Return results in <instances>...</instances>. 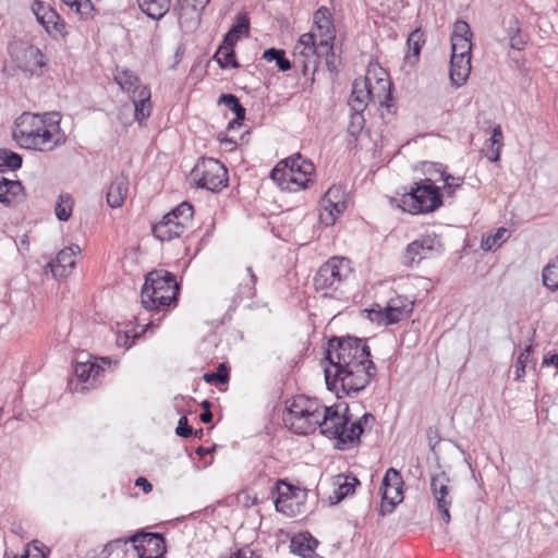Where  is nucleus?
<instances>
[{
  "instance_id": "obj_1",
  "label": "nucleus",
  "mask_w": 558,
  "mask_h": 558,
  "mask_svg": "<svg viewBox=\"0 0 558 558\" xmlns=\"http://www.w3.org/2000/svg\"><path fill=\"white\" fill-rule=\"evenodd\" d=\"M323 362L327 389L337 398L353 397L363 391L377 375L366 339L332 336L325 347Z\"/></svg>"
},
{
  "instance_id": "obj_2",
  "label": "nucleus",
  "mask_w": 558,
  "mask_h": 558,
  "mask_svg": "<svg viewBox=\"0 0 558 558\" xmlns=\"http://www.w3.org/2000/svg\"><path fill=\"white\" fill-rule=\"evenodd\" d=\"M61 119L57 111L43 114L24 112L16 119L13 138L25 149L53 151L68 141L60 125Z\"/></svg>"
},
{
  "instance_id": "obj_3",
  "label": "nucleus",
  "mask_w": 558,
  "mask_h": 558,
  "mask_svg": "<svg viewBox=\"0 0 558 558\" xmlns=\"http://www.w3.org/2000/svg\"><path fill=\"white\" fill-rule=\"evenodd\" d=\"M342 404L331 407L319 405V418L317 428L320 434L329 439H335V448L341 451L349 450L361 445V436L368 423L375 422L372 413H364L359 420L348 426V418L340 415Z\"/></svg>"
},
{
  "instance_id": "obj_4",
  "label": "nucleus",
  "mask_w": 558,
  "mask_h": 558,
  "mask_svg": "<svg viewBox=\"0 0 558 558\" xmlns=\"http://www.w3.org/2000/svg\"><path fill=\"white\" fill-rule=\"evenodd\" d=\"M180 284L175 276L165 269H155L145 277L141 298L143 306L148 311L169 308L178 301Z\"/></svg>"
},
{
  "instance_id": "obj_5",
  "label": "nucleus",
  "mask_w": 558,
  "mask_h": 558,
  "mask_svg": "<svg viewBox=\"0 0 558 558\" xmlns=\"http://www.w3.org/2000/svg\"><path fill=\"white\" fill-rule=\"evenodd\" d=\"M353 276L354 268L348 257L332 256L318 268L314 287L326 298H338L344 293Z\"/></svg>"
},
{
  "instance_id": "obj_6",
  "label": "nucleus",
  "mask_w": 558,
  "mask_h": 558,
  "mask_svg": "<svg viewBox=\"0 0 558 558\" xmlns=\"http://www.w3.org/2000/svg\"><path fill=\"white\" fill-rule=\"evenodd\" d=\"M314 163L304 159L301 154L279 161L270 171V178L281 190L298 192L308 187L314 182Z\"/></svg>"
},
{
  "instance_id": "obj_7",
  "label": "nucleus",
  "mask_w": 558,
  "mask_h": 558,
  "mask_svg": "<svg viewBox=\"0 0 558 558\" xmlns=\"http://www.w3.org/2000/svg\"><path fill=\"white\" fill-rule=\"evenodd\" d=\"M444 205V193L430 179L414 182L410 191L402 194L398 206L412 215L428 214Z\"/></svg>"
},
{
  "instance_id": "obj_8",
  "label": "nucleus",
  "mask_w": 558,
  "mask_h": 558,
  "mask_svg": "<svg viewBox=\"0 0 558 558\" xmlns=\"http://www.w3.org/2000/svg\"><path fill=\"white\" fill-rule=\"evenodd\" d=\"M376 84L383 92V97L375 95L371 80L368 77L355 78L352 84L351 95L348 100L351 111H364L371 101H378L380 107H386L388 112L393 107V98L390 90L391 83L385 80H378Z\"/></svg>"
},
{
  "instance_id": "obj_9",
  "label": "nucleus",
  "mask_w": 558,
  "mask_h": 558,
  "mask_svg": "<svg viewBox=\"0 0 558 558\" xmlns=\"http://www.w3.org/2000/svg\"><path fill=\"white\" fill-rule=\"evenodd\" d=\"M193 215V205L189 202H182L163 215L159 222L153 225V235L161 242L180 238L190 227Z\"/></svg>"
},
{
  "instance_id": "obj_10",
  "label": "nucleus",
  "mask_w": 558,
  "mask_h": 558,
  "mask_svg": "<svg viewBox=\"0 0 558 558\" xmlns=\"http://www.w3.org/2000/svg\"><path fill=\"white\" fill-rule=\"evenodd\" d=\"M190 175L197 187L213 193L220 192L228 186L229 182L227 168L222 162L214 158H199Z\"/></svg>"
},
{
  "instance_id": "obj_11",
  "label": "nucleus",
  "mask_w": 558,
  "mask_h": 558,
  "mask_svg": "<svg viewBox=\"0 0 558 558\" xmlns=\"http://www.w3.org/2000/svg\"><path fill=\"white\" fill-rule=\"evenodd\" d=\"M293 65L299 69L303 76L308 78L310 84L314 83V75L319 63V43L316 41V35L305 33L300 36L293 50Z\"/></svg>"
},
{
  "instance_id": "obj_12",
  "label": "nucleus",
  "mask_w": 558,
  "mask_h": 558,
  "mask_svg": "<svg viewBox=\"0 0 558 558\" xmlns=\"http://www.w3.org/2000/svg\"><path fill=\"white\" fill-rule=\"evenodd\" d=\"M275 507L278 512L288 517H296L303 512L307 498V489L300 488L287 480H278L276 483Z\"/></svg>"
},
{
  "instance_id": "obj_13",
  "label": "nucleus",
  "mask_w": 558,
  "mask_h": 558,
  "mask_svg": "<svg viewBox=\"0 0 558 558\" xmlns=\"http://www.w3.org/2000/svg\"><path fill=\"white\" fill-rule=\"evenodd\" d=\"M32 11L37 22L52 39H64L69 35L68 25L60 14L49 4L34 0Z\"/></svg>"
},
{
  "instance_id": "obj_14",
  "label": "nucleus",
  "mask_w": 558,
  "mask_h": 558,
  "mask_svg": "<svg viewBox=\"0 0 558 558\" xmlns=\"http://www.w3.org/2000/svg\"><path fill=\"white\" fill-rule=\"evenodd\" d=\"M403 478L398 470L390 468L386 471L380 486L383 497L379 515L391 513L396 506L403 500Z\"/></svg>"
},
{
  "instance_id": "obj_15",
  "label": "nucleus",
  "mask_w": 558,
  "mask_h": 558,
  "mask_svg": "<svg viewBox=\"0 0 558 558\" xmlns=\"http://www.w3.org/2000/svg\"><path fill=\"white\" fill-rule=\"evenodd\" d=\"M129 541H132L138 558H163L167 553L166 538L161 533L137 532L129 536Z\"/></svg>"
},
{
  "instance_id": "obj_16",
  "label": "nucleus",
  "mask_w": 558,
  "mask_h": 558,
  "mask_svg": "<svg viewBox=\"0 0 558 558\" xmlns=\"http://www.w3.org/2000/svg\"><path fill=\"white\" fill-rule=\"evenodd\" d=\"M377 307L378 310L374 307L369 310V318L378 324L384 323L388 326L409 317L413 311V303L405 298L397 296L391 299L386 307L381 308L379 305Z\"/></svg>"
},
{
  "instance_id": "obj_17",
  "label": "nucleus",
  "mask_w": 558,
  "mask_h": 558,
  "mask_svg": "<svg viewBox=\"0 0 558 558\" xmlns=\"http://www.w3.org/2000/svg\"><path fill=\"white\" fill-rule=\"evenodd\" d=\"M441 248L442 244L439 235L435 233L422 235L407 245L403 255V264L405 266H413L414 264H418L421 260L430 257Z\"/></svg>"
},
{
  "instance_id": "obj_18",
  "label": "nucleus",
  "mask_w": 558,
  "mask_h": 558,
  "mask_svg": "<svg viewBox=\"0 0 558 558\" xmlns=\"http://www.w3.org/2000/svg\"><path fill=\"white\" fill-rule=\"evenodd\" d=\"M448 483L449 477L445 472L433 475L430 480V487L437 504V509L446 524L451 520L449 509L452 505V497L450 495V487Z\"/></svg>"
},
{
  "instance_id": "obj_19",
  "label": "nucleus",
  "mask_w": 558,
  "mask_h": 558,
  "mask_svg": "<svg viewBox=\"0 0 558 558\" xmlns=\"http://www.w3.org/2000/svg\"><path fill=\"white\" fill-rule=\"evenodd\" d=\"M110 364L111 359L108 356L92 357L86 362L77 361L74 366V374L80 381L87 383L90 380V385L94 386L97 378L105 372V366H110Z\"/></svg>"
},
{
  "instance_id": "obj_20",
  "label": "nucleus",
  "mask_w": 558,
  "mask_h": 558,
  "mask_svg": "<svg viewBox=\"0 0 558 558\" xmlns=\"http://www.w3.org/2000/svg\"><path fill=\"white\" fill-rule=\"evenodd\" d=\"M314 23L319 34V45L326 46L336 39V29L332 15L326 7H320L314 13Z\"/></svg>"
},
{
  "instance_id": "obj_21",
  "label": "nucleus",
  "mask_w": 558,
  "mask_h": 558,
  "mask_svg": "<svg viewBox=\"0 0 558 558\" xmlns=\"http://www.w3.org/2000/svg\"><path fill=\"white\" fill-rule=\"evenodd\" d=\"M47 65L46 57L41 50L33 45L27 46L22 51V57L17 59V66L29 74H36Z\"/></svg>"
},
{
  "instance_id": "obj_22",
  "label": "nucleus",
  "mask_w": 558,
  "mask_h": 558,
  "mask_svg": "<svg viewBox=\"0 0 558 558\" xmlns=\"http://www.w3.org/2000/svg\"><path fill=\"white\" fill-rule=\"evenodd\" d=\"M318 541L308 532L294 535L290 541L291 553L301 558H323L316 554Z\"/></svg>"
},
{
  "instance_id": "obj_23",
  "label": "nucleus",
  "mask_w": 558,
  "mask_h": 558,
  "mask_svg": "<svg viewBox=\"0 0 558 558\" xmlns=\"http://www.w3.org/2000/svg\"><path fill=\"white\" fill-rule=\"evenodd\" d=\"M307 411H296L295 414L284 415L287 426L298 435H308L317 429L318 418L307 416Z\"/></svg>"
},
{
  "instance_id": "obj_24",
  "label": "nucleus",
  "mask_w": 558,
  "mask_h": 558,
  "mask_svg": "<svg viewBox=\"0 0 558 558\" xmlns=\"http://www.w3.org/2000/svg\"><path fill=\"white\" fill-rule=\"evenodd\" d=\"M128 193L129 178L121 173L112 180L107 191V204L111 208L121 207L124 204L125 198L128 197Z\"/></svg>"
},
{
  "instance_id": "obj_25",
  "label": "nucleus",
  "mask_w": 558,
  "mask_h": 558,
  "mask_svg": "<svg viewBox=\"0 0 558 558\" xmlns=\"http://www.w3.org/2000/svg\"><path fill=\"white\" fill-rule=\"evenodd\" d=\"M471 73V57H461L457 53L450 59V82L454 87H461Z\"/></svg>"
},
{
  "instance_id": "obj_26",
  "label": "nucleus",
  "mask_w": 558,
  "mask_h": 558,
  "mask_svg": "<svg viewBox=\"0 0 558 558\" xmlns=\"http://www.w3.org/2000/svg\"><path fill=\"white\" fill-rule=\"evenodd\" d=\"M319 405L317 399H312L306 396L300 395L287 401V414L292 415L298 411H307V416L312 418H319Z\"/></svg>"
},
{
  "instance_id": "obj_27",
  "label": "nucleus",
  "mask_w": 558,
  "mask_h": 558,
  "mask_svg": "<svg viewBox=\"0 0 558 558\" xmlns=\"http://www.w3.org/2000/svg\"><path fill=\"white\" fill-rule=\"evenodd\" d=\"M506 34L511 49L522 51L529 43V35L523 33L517 16H511L506 24Z\"/></svg>"
},
{
  "instance_id": "obj_28",
  "label": "nucleus",
  "mask_w": 558,
  "mask_h": 558,
  "mask_svg": "<svg viewBox=\"0 0 558 558\" xmlns=\"http://www.w3.org/2000/svg\"><path fill=\"white\" fill-rule=\"evenodd\" d=\"M134 102V118L140 123L144 124V121L150 116V89L148 87H142L140 94L132 96Z\"/></svg>"
},
{
  "instance_id": "obj_29",
  "label": "nucleus",
  "mask_w": 558,
  "mask_h": 558,
  "mask_svg": "<svg viewBox=\"0 0 558 558\" xmlns=\"http://www.w3.org/2000/svg\"><path fill=\"white\" fill-rule=\"evenodd\" d=\"M114 81L124 92L132 94V96L140 94V89L143 87L140 84L138 76L132 70L126 68H117L114 72Z\"/></svg>"
},
{
  "instance_id": "obj_30",
  "label": "nucleus",
  "mask_w": 558,
  "mask_h": 558,
  "mask_svg": "<svg viewBox=\"0 0 558 558\" xmlns=\"http://www.w3.org/2000/svg\"><path fill=\"white\" fill-rule=\"evenodd\" d=\"M337 488L333 490V494L329 497L330 504L335 505L343 500L347 496L354 493L355 486L360 484L359 480L355 476H337Z\"/></svg>"
},
{
  "instance_id": "obj_31",
  "label": "nucleus",
  "mask_w": 558,
  "mask_h": 558,
  "mask_svg": "<svg viewBox=\"0 0 558 558\" xmlns=\"http://www.w3.org/2000/svg\"><path fill=\"white\" fill-rule=\"evenodd\" d=\"M143 13L153 20L162 19L170 10V0H137Z\"/></svg>"
},
{
  "instance_id": "obj_32",
  "label": "nucleus",
  "mask_w": 558,
  "mask_h": 558,
  "mask_svg": "<svg viewBox=\"0 0 558 558\" xmlns=\"http://www.w3.org/2000/svg\"><path fill=\"white\" fill-rule=\"evenodd\" d=\"M24 192V186L19 180L0 179V203L10 205L12 201Z\"/></svg>"
},
{
  "instance_id": "obj_33",
  "label": "nucleus",
  "mask_w": 558,
  "mask_h": 558,
  "mask_svg": "<svg viewBox=\"0 0 558 558\" xmlns=\"http://www.w3.org/2000/svg\"><path fill=\"white\" fill-rule=\"evenodd\" d=\"M425 44L424 32L418 27L410 33L407 45L409 47V53L405 56V60L409 63L417 62L421 53V49Z\"/></svg>"
},
{
  "instance_id": "obj_34",
  "label": "nucleus",
  "mask_w": 558,
  "mask_h": 558,
  "mask_svg": "<svg viewBox=\"0 0 558 558\" xmlns=\"http://www.w3.org/2000/svg\"><path fill=\"white\" fill-rule=\"evenodd\" d=\"M75 252L74 247H65L58 253L56 263L51 264L53 276H63L68 267L73 268L75 266Z\"/></svg>"
},
{
  "instance_id": "obj_35",
  "label": "nucleus",
  "mask_w": 558,
  "mask_h": 558,
  "mask_svg": "<svg viewBox=\"0 0 558 558\" xmlns=\"http://www.w3.org/2000/svg\"><path fill=\"white\" fill-rule=\"evenodd\" d=\"M23 165L20 154L8 148H0V172L16 171Z\"/></svg>"
},
{
  "instance_id": "obj_36",
  "label": "nucleus",
  "mask_w": 558,
  "mask_h": 558,
  "mask_svg": "<svg viewBox=\"0 0 558 558\" xmlns=\"http://www.w3.org/2000/svg\"><path fill=\"white\" fill-rule=\"evenodd\" d=\"M542 278L547 289L553 292L558 291V255L544 267Z\"/></svg>"
},
{
  "instance_id": "obj_37",
  "label": "nucleus",
  "mask_w": 558,
  "mask_h": 558,
  "mask_svg": "<svg viewBox=\"0 0 558 558\" xmlns=\"http://www.w3.org/2000/svg\"><path fill=\"white\" fill-rule=\"evenodd\" d=\"M74 201L69 193H61L54 206L56 217L60 221H68L72 216Z\"/></svg>"
},
{
  "instance_id": "obj_38",
  "label": "nucleus",
  "mask_w": 558,
  "mask_h": 558,
  "mask_svg": "<svg viewBox=\"0 0 558 558\" xmlns=\"http://www.w3.org/2000/svg\"><path fill=\"white\" fill-rule=\"evenodd\" d=\"M214 59L221 69H238L240 64L235 57V51L232 48L219 47L214 54Z\"/></svg>"
},
{
  "instance_id": "obj_39",
  "label": "nucleus",
  "mask_w": 558,
  "mask_h": 558,
  "mask_svg": "<svg viewBox=\"0 0 558 558\" xmlns=\"http://www.w3.org/2000/svg\"><path fill=\"white\" fill-rule=\"evenodd\" d=\"M263 59L268 62L275 61L278 69L282 72L289 71L292 68V62L286 58V52L282 49L268 48L263 53Z\"/></svg>"
},
{
  "instance_id": "obj_40",
  "label": "nucleus",
  "mask_w": 558,
  "mask_h": 558,
  "mask_svg": "<svg viewBox=\"0 0 558 558\" xmlns=\"http://www.w3.org/2000/svg\"><path fill=\"white\" fill-rule=\"evenodd\" d=\"M335 41L326 46L319 45V58L325 57L327 69L331 73H338L341 65V59L335 53Z\"/></svg>"
},
{
  "instance_id": "obj_41",
  "label": "nucleus",
  "mask_w": 558,
  "mask_h": 558,
  "mask_svg": "<svg viewBox=\"0 0 558 558\" xmlns=\"http://www.w3.org/2000/svg\"><path fill=\"white\" fill-rule=\"evenodd\" d=\"M421 171L426 177L425 179H430L432 184L441 181L447 173L446 167L442 163L432 161H423L421 163Z\"/></svg>"
},
{
  "instance_id": "obj_42",
  "label": "nucleus",
  "mask_w": 558,
  "mask_h": 558,
  "mask_svg": "<svg viewBox=\"0 0 558 558\" xmlns=\"http://www.w3.org/2000/svg\"><path fill=\"white\" fill-rule=\"evenodd\" d=\"M129 544L132 545V541H129V537L110 541L106 544L101 554L104 555V558H109L111 556H113V558H121V556L126 554L125 546Z\"/></svg>"
},
{
  "instance_id": "obj_43",
  "label": "nucleus",
  "mask_w": 558,
  "mask_h": 558,
  "mask_svg": "<svg viewBox=\"0 0 558 558\" xmlns=\"http://www.w3.org/2000/svg\"><path fill=\"white\" fill-rule=\"evenodd\" d=\"M229 368L226 363H220L215 371L207 372L203 375V379L211 385H225L229 381Z\"/></svg>"
},
{
  "instance_id": "obj_44",
  "label": "nucleus",
  "mask_w": 558,
  "mask_h": 558,
  "mask_svg": "<svg viewBox=\"0 0 558 558\" xmlns=\"http://www.w3.org/2000/svg\"><path fill=\"white\" fill-rule=\"evenodd\" d=\"M340 192L339 187H330L323 199L324 205H327L328 209H332L336 217L342 214L347 208L345 201H335Z\"/></svg>"
},
{
  "instance_id": "obj_45",
  "label": "nucleus",
  "mask_w": 558,
  "mask_h": 558,
  "mask_svg": "<svg viewBox=\"0 0 558 558\" xmlns=\"http://www.w3.org/2000/svg\"><path fill=\"white\" fill-rule=\"evenodd\" d=\"M508 234V229L504 227L498 228L494 234L482 240V248L486 251L498 248L506 241Z\"/></svg>"
},
{
  "instance_id": "obj_46",
  "label": "nucleus",
  "mask_w": 558,
  "mask_h": 558,
  "mask_svg": "<svg viewBox=\"0 0 558 558\" xmlns=\"http://www.w3.org/2000/svg\"><path fill=\"white\" fill-rule=\"evenodd\" d=\"M217 104L227 106L239 119L246 114V110L240 99L233 94H221Z\"/></svg>"
},
{
  "instance_id": "obj_47",
  "label": "nucleus",
  "mask_w": 558,
  "mask_h": 558,
  "mask_svg": "<svg viewBox=\"0 0 558 558\" xmlns=\"http://www.w3.org/2000/svg\"><path fill=\"white\" fill-rule=\"evenodd\" d=\"M246 271L250 276V282L239 286L238 296L240 299H253L256 295L257 276L251 266L246 267Z\"/></svg>"
},
{
  "instance_id": "obj_48",
  "label": "nucleus",
  "mask_w": 558,
  "mask_h": 558,
  "mask_svg": "<svg viewBox=\"0 0 558 558\" xmlns=\"http://www.w3.org/2000/svg\"><path fill=\"white\" fill-rule=\"evenodd\" d=\"M364 111H351L350 123L348 125V133L356 138L365 125Z\"/></svg>"
},
{
  "instance_id": "obj_49",
  "label": "nucleus",
  "mask_w": 558,
  "mask_h": 558,
  "mask_svg": "<svg viewBox=\"0 0 558 558\" xmlns=\"http://www.w3.org/2000/svg\"><path fill=\"white\" fill-rule=\"evenodd\" d=\"M472 38H451V56L471 57Z\"/></svg>"
},
{
  "instance_id": "obj_50",
  "label": "nucleus",
  "mask_w": 558,
  "mask_h": 558,
  "mask_svg": "<svg viewBox=\"0 0 558 558\" xmlns=\"http://www.w3.org/2000/svg\"><path fill=\"white\" fill-rule=\"evenodd\" d=\"M533 352L532 344L527 345L518 356L514 371V379L521 380L525 376V368L527 360Z\"/></svg>"
},
{
  "instance_id": "obj_51",
  "label": "nucleus",
  "mask_w": 558,
  "mask_h": 558,
  "mask_svg": "<svg viewBox=\"0 0 558 558\" xmlns=\"http://www.w3.org/2000/svg\"><path fill=\"white\" fill-rule=\"evenodd\" d=\"M250 17L246 12H239L235 16L234 23L230 27V31L238 35H248L250 33Z\"/></svg>"
},
{
  "instance_id": "obj_52",
  "label": "nucleus",
  "mask_w": 558,
  "mask_h": 558,
  "mask_svg": "<svg viewBox=\"0 0 558 558\" xmlns=\"http://www.w3.org/2000/svg\"><path fill=\"white\" fill-rule=\"evenodd\" d=\"M78 15L81 20L87 21L94 17L95 7L92 0H77L73 4V9Z\"/></svg>"
},
{
  "instance_id": "obj_53",
  "label": "nucleus",
  "mask_w": 558,
  "mask_h": 558,
  "mask_svg": "<svg viewBox=\"0 0 558 558\" xmlns=\"http://www.w3.org/2000/svg\"><path fill=\"white\" fill-rule=\"evenodd\" d=\"M492 142V150L493 155L489 157L490 161H497L500 157V147L502 146V132L499 125L493 129L492 136L489 138Z\"/></svg>"
},
{
  "instance_id": "obj_54",
  "label": "nucleus",
  "mask_w": 558,
  "mask_h": 558,
  "mask_svg": "<svg viewBox=\"0 0 558 558\" xmlns=\"http://www.w3.org/2000/svg\"><path fill=\"white\" fill-rule=\"evenodd\" d=\"M441 181L445 182L444 190H445L446 194L448 196H453L456 190L461 187V185L463 183V178L453 177L447 172Z\"/></svg>"
},
{
  "instance_id": "obj_55",
  "label": "nucleus",
  "mask_w": 558,
  "mask_h": 558,
  "mask_svg": "<svg viewBox=\"0 0 558 558\" xmlns=\"http://www.w3.org/2000/svg\"><path fill=\"white\" fill-rule=\"evenodd\" d=\"M473 34L470 25L462 20H458L453 25L451 38H472Z\"/></svg>"
},
{
  "instance_id": "obj_56",
  "label": "nucleus",
  "mask_w": 558,
  "mask_h": 558,
  "mask_svg": "<svg viewBox=\"0 0 558 558\" xmlns=\"http://www.w3.org/2000/svg\"><path fill=\"white\" fill-rule=\"evenodd\" d=\"M175 434L182 438H189L193 435V428L189 425V421L185 415L180 417L175 428Z\"/></svg>"
},
{
  "instance_id": "obj_57",
  "label": "nucleus",
  "mask_w": 558,
  "mask_h": 558,
  "mask_svg": "<svg viewBox=\"0 0 558 558\" xmlns=\"http://www.w3.org/2000/svg\"><path fill=\"white\" fill-rule=\"evenodd\" d=\"M319 219L325 226H332L337 217L332 209H328L327 205H324V209L319 214Z\"/></svg>"
},
{
  "instance_id": "obj_58",
  "label": "nucleus",
  "mask_w": 558,
  "mask_h": 558,
  "mask_svg": "<svg viewBox=\"0 0 558 558\" xmlns=\"http://www.w3.org/2000/svg\"><path fill=\"white\" fill-rule=\"evenodd\" d=\"M31 548L36 551V554H33L34 558H48L49 549L45 547L40 542L33 541L31 543Z\"/></svg>"
},
{
  "instance_id": "obj_59",
  "label": "nucleus",
  "mask_w": 558,
  "mask_h": 558,
  "mask_svg": "<svg viewBox=\"0 0 558 558\" xmlns=\"http://www.w3.org/2000/svg\"><path fill=\"white\" fill-rule=\"evenodd\" d=\"M240 35L235 34L232 31H228L227 34L223 36L222 44L219 47H226V48H232L234 49L235 44L240 39Z\"/></svg>"
},
{
  "instance_id": "obj_60",
  "label": "nucleus",
  "mask_w": 558,
  "mask_h": 558,
  "mask_svg": "<svg viewBox=\"0 0 558 558\" xmlns=\"http://www.w3.org/2000/svg\"><path fill=\"white\" fill-rule=\"evenodd\" d=\"M218 141L221 145L226 147L227 150L232 151L236 148L238 144L234 140L228 137L226 132H220L217 136Z\"/></svg>"
},
{
  "instance_id": "obj_61",
  "label": "nucleus",
  "mask_w": 558,
  "mask_h": 558,
  "mask_svg": "<svg viewBox=\"0 0 558 558\" xmlns=\"http://www.w3.org/2000/svg\"><path fill=\"white\" fill-rule=\"evenodd\" d=\"M135 486L142 488L145 494H148L153 490L151 483L143 476H140L135 480Z\"/></svg>"
},
{
  "instance_id": "obj_62",
  "label": "nucleus",
  "mask_w": 558,
  "mask_h": 558,
  "mask_svg": "<svg viewBox=\"0 0 558 558\" xmlns=\"http://www.w3.org/2000/svg\"><path fill=\"white\" fill-rule=\"evenodd\" d=\"M137 337H138V335H135L133 337V339H135ZM129 340H130V336L128 332H124L123 335L118 333V336H117V343L120 347L130 348L132 345V343H134V340H132L131 343L129 342Z\"/></svg>"
},
{
  "instance_id": "obj_63",
  "label": "nucleus",
  "mask_w": 558,
  "mask_h": 558,
  "mask_svg": "<svg viewBox=\"0 0 558 558\" xmlns=\"http://www.w3.org/2000/svg\"><path fill=\"white\" fill-rule=\"evenodd\" d=\"M217 446L216 445H213L211 447L209 448H205L203 446H198L195 450V453L197 454V457H199L201 459H204L207 454L209 453H213L215 450H216Z\"/></svg>"
},
{
  "instance_id": "obj_64",
  "label": "nucleus",
  "mask_w": 558,
  "mask_h": 558,
  "mask_svg": "<svg viewBox=\"0 0 558 558\" xmlns=\"http://www.w3.org/2000/svg\"><path fill=\"white\" fill-rule=\"evenodd\" d=\"M245 120V116H242L240 119L239 117H234L229 123H228V126H227V130L228 131H231V130H234V129H238L240 126H242L243 124V121Z\"/></svg>"
}]
</instances>
